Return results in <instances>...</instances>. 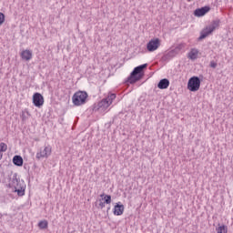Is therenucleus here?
I'll return each instance as SVG.
<instances>
[{"label":"nucleus","mask_w":233,"mask_h":233,"mask_svg":"<svg viewBox=\"0 0 233 233\" xmlns=\"http://www.w3.org/2000/svg\"><path fill=\"white\" fill-rule=\"evenodd\" d=\"M7 187L13 188L14 192H16L17 196L23 198L25 196V190H26V184L25 180L19 177L17 173H15L7 177Z\"/></svg>","instance_id":"obj_1"},{"label":"nucleus","mask_w":233,"mask_h":233,"mask_svg":"<svg viewBox=\"0 0 233 233\" xmlns=\"http://www.w3.org/2000/svg\"><path fill=\"white\" fill-rule=\"evenodd\" d=\"M147 66H148V64H143L135 67L127 78L128 83H130L131 85H134V83H137V81H139V79L143 77V75H141V73Z\"/></svg>","instance_id":"obj_2"},{"label":"nucleus","mask_w":233,"mask_h":233,"mask_svg":"<svg viewBox=\"0 0 233 233\" xmlns=\"http://www.w3.org/2000/svg\"><path fill=\"white\" fill-rule=\"evenodd\" d=\"M116 99V94H109L107 97L102 99L98 104L94 107V110H98V112H106L108 106L114 103Z\"/></svg>","instance_id":"obj_3"},{"label":"nucleus","mask_w":233,"mask_h":233,"mask_svg":"<svg viewBox=\"0 0 233 233\" xmlns=\"http://www.w3.org/2000/svg\"><path fill=\"white\" fill-rule=\"evenodd\" d=\"M219 26V20H214L209 25L206 26L202 31L200 32V36L198 37V41H201L202 39H205L208 37L216 30V28H218Z\"/></svg>","instance_id":"obj_4"},{"label":"nucleus","mask_w":233,"mask_h":233,"mask_svg":"<svg viewBox=\"0 0 233 233\" xmlns=\"http://www.w3.org/2000/svg\"><path fill=\"white\" fill-rule=\"evenodd\" d=\"M87 97H88V94L86 92L78 91L74 94L72 97V101L75 106H81V105H85V103H86Z\"/></svg>","instance_id":"obj_5"},{"label":"nucleus","mask_w":233,"mask_h":233,"mask_svg":"<svg viewBox=\"0 0 233 233\" xmlns=\"http://www.w3.org/2000/svg\"><path fill=\"white\" fill-rule=\"evenodd\" d=\"M201 86V80L198 76H192L187 82V90L190 92H198Z\"/></svg>","instance_id":"obj_6"},{"label":"nucleus","mask_w":233,"mask_h":233,"mask_svg":"<svg viewBox=\"0 0 233 233\" xmlns=\"http://www.w3.org/2000/svg\"><path fill=\"white\" fill-rule=\"evenodd\" d=\"M52 154V147L50 146L41 147L36 153V159H47V157Z\"/></svg>","instance_id":"obj_7"},{"label":"nucleus","mask_w":233,"mask_h":233,"mask_svg":"<svg viewBox=\"0 0 233 233\" xmlns=\"http://www.w3.org/2000/svg\"><path fill=\"white\" fill-rule=\"evenodd\" d=\"M161 46V40L159 38H153L147 44V50L148 52H156Z\"/></svg>","instance_id":"obj_8"},{"label":"nucleus","mask_w":233,"mask_h":233,"mask_svg":"<svg viewBox=\"0 0 233 233\" xmlns=\"http://www.w3.org/2000/svg\"><path fill=\"white\" fill-rule=\"evenodd\" d=\"M33 103L35 106H37L38 108L43 106V105H45V98L43 97V95H41V93H35L33 96Z\"/></svg>","instance_id":"obj_9"},{"label":"nucleus","mask_w":233,"mask_h":233,"mask_svg":"<svg viewBox=\"0 0 233 233\" xmlns=\"http://www.w3.org/2000/svg\"><path fill=\"white\" fill-rule=\"evenodd\" d=\"M208 12H210V7L204 6V7L196 9L194 12V15H196V17H203V15H205V14H208Z\"/></svg>","instance_id":"obj_10"},{"label":"nucleus","mask_w":233,"mask_h":233,"mask_svg":"<svg viewBox=\"0 0 233 233\" xmlns=\"http://www.w3.org/2000/svg\"><path fill=\"white\" fill-rule=\"evenodd\" d=\"M125 212V206L121 204V202L116 203V205L114 207V215L115 216H123V213Z\"/></svg>","instance_id":"obj_11"},{"label":"nucleus","mask_w":233,"mask_h":233,"mask_svg":"<svg viewBox=\"0 0 233 233\" xmlns=\"http://www.w3.org/2000/svg\"><path fill=\"white\" fill-rule=\"evenodd\" d=\"M33 54L31 50L25 49L21 52L20 57L23 61H30L32 59Z\"/></svg>","instance_id":"obj_12"},{"label":"nucleus","mask_w":233,"mask_h":233,"mask_svg":"<svg viewBox=\"0 0 233 233\" xmlns=\"http://www.w3.org/2000/svg\"><path fill=\"white\" fill-rule=\"evenodd\" d=\"M168 86H170V81L167 78L161 79L157 84V87L160 90H166V88H168Z\"/></svg>","instance_id":"obj_13"},{"label":"nucleus","mask_w":233,"mask_h":233,"mask_svg":"<svg viewBox=\"0 0 233 233\" xmlns=\"http://www.w3.org/2000/svg\"><path fill=\"white\" fill-rule=\"evenodd\" d=\"M198 56H199V50H198L196 48H192L189 51L187 57H188V59H191V61H196V59H198Z\"/></svg>","instance_id":"obj_14"},{"label":"nucleus","mask_w":233,"mask_h":233,"mask_svg":"<svg viewBox=\"0 0 233 233\" xmlns=\"http://www.w3.org/2000/svg\"><path fill=\"white\" fill-rule=\"evenodd\" d=\"M185 48H187V44L180 43L171 52L173 54H179V52H183V50H185Z\"/></svg>","instance_id":"obj_15"},{"label":"nucleus","mask_w":233,"mask_h":233,"mask_svg":"<svg viewBox=\"0 0 233 233\" xmlns=\"http://www.w3.org/2000/svg\"><path fill=\"white\" fill-rule=\"evenodd\" d=\"M105 202H100L99 207L100 208H105V203L106 205H110L112 203V197L110 195H105L104 196Z\"/></svg>","instance_id":"obj_16"},{"label":"nucleus","mask_w":233,"mask_h":233,"mask_svg":"<svg viewBox=\"0 0 233 233\" xmlns=\"http://www.w3.org/2000/svg\"><path fill=\"white\" fill-rule=\"evenodd\" d=\"M13 163L16 167H23V157L21 156H15L13 157Z\"/></svg>","instance_id":"obj_17"},{"label":"nucleus","mask_w":233,"mask_h":233,"mask_svg":"<svg viewBox=\"0 0 233 233\" xmlns=\"http://www.w3.org/2000/svg\"><path fill=\"white\" fill-rule=\"evenodd\" d=\"M38 228L41 230H45V228H48V220H41L38 222Z\"/></svg>","instance_id":"obj_18"},{"label":"nucleus","mask_w":233,"mask_h":233,"mask_svg":"<svg viewBox=\"0 0 233 233\" xmlns=\"http://www.w3.org/2000/svg\"><path fill=\"white\" fill-rule=\"evenodd\" d=\"M217 233H228V228L227 226L222 225L216 228Z\"/></svg>","instance_id":"obj_19"},{"label":"nucleus","mask_w":233,"mask_h":233,"mask_svg":"<svg viewBox=\"0 0 233 233\" xmlns=\"http://www.w3.org/2000/svg\"><path fill=\"white\" fill-rule=\"evenodd\" d=\"M28 117H30V112H28V110L22 111V114H21L22 121H26V119H28Z\"/></svg>","instance_id":"obj_20"},{"label":"nucleus","mask_w":233,"mask_h":233,"mask_svg":"<svg viewBox=\"0 0 233 233\" xmlns=\"http://www.w3.org/2000/svg\"><path fill=\"white\" fill-rule=\"evenodd\" d=\"M6 150H8V146L5 143L1 142L0 143V152H6Z\"/></svg>","instance_id":"obj_21"},{"label":"nucleus","mask_w":233,"mask_h":233,"mask_svg":"<svg viewBox=\"0 0 233 233\" xmlns=\"http://www.w3.org/2000/svg\"><path fill=\"white\" fill-rule=\"evenodd\" d=\"M5 23V14L0 13V26Z\"/></svg>","instance_id":"obj_22"},{"label":"nucleus","mask_w":233,"mask_h":233,"mask_svg":"<svg viewBox=\"0 0 233 233\" xmlns=\"http://www.w3.org/2000/svg\"><path fill=\"white\" fill-rule=\"evenodd\" d=\"M209 66L211 68H216V66H218V63H216L215 61H211L210 64H209Z\"/></svg>","instance_id":"obj_23"},{"label":"nucleus","mask_w":233,"mask_h":233,"mask_svg":"<svg viewBox=\"0 0 233 233\" xmlns=\"http://www.w3.org/2000/svg\"><path fill=\"white\" fill-rule=\"evenodd\" d=\"M0 159H3V152L0 151Z\"/></svg>","instance_id":"obj_24"},{"label":"nucleus","mask_w":233,"mask_h":233,"mask_svg":"<svg viewBox=\"0 0 233 233\" xmlns=\"http://www.w3.org/2000/svg\"><path fill=\"white\" fill-rule=\"evenodd\" d=\"M103 196H105V195H101V198H103Z\"/></svg>","instance_id":"obj_25"}]
</instances>
